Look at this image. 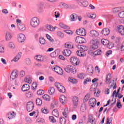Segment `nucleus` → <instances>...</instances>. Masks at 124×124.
Listing matches in <instances>:
<instances>
[{
  "label": "nucleus",
  "instance_id": "393cba45",
  "mask_svg": "<svg viewBox=\"0 0 124 124\" xmlns=\"http://www.w3.org/2000/svg\"><path fill=\"white\" fill-rule=\"evenodd\" d=\"M11 38H12V35H11V33H10V32H6L5 34V39L6 41H9Z\"/></svg>",
  "mask_w": 124,
  "mask_h": 124
},
{
  "label": "nucleus",
  "instance_id": "5701e85b",
  "mask_svg": "<svg viewBox=\"0 0 124 124\" xmlns=\"http://www.w3.org/2000/svg\"><path fill=\"white\" fill-rule=\"evenodd\" d=\"M101 33L103 34V35H108V34L110 33V30H109V29L108 28H105L102 30Z\"/></svg>",
  "mask_w": 124,
  "mask_h": 124
},
{
  "label": "nucleus",
  "instance_id": "ea45409f",
  "mask_svg": "<svg viewBox=\"0 0 124 124\" xmlns=\"http://www.w3.org/2000/svg\"><path fill=\"white\" fill-rule=\"evenodd\" d=\"M59 26L62 29H65V30H69L70 29L69 26H66L62 23H60Z\"/></svg>",
  "mask_w": 124,
  "mask_h": 124
},
{
  "label": "nucleus",
  "instance_id": "4468645a",
  "mask_svg": "<svg viewBox=\"0 0 124 124\" xmlns=\"http://www.w3.org/2000/svg\"><path fill=\"white\" fill-rule=\"evenodd\" d=\"M60 101L61 103H62V104L63 105L66 104V101H67V100H66V97H65V96L63 95L60 96Z\"/></svg>",
  "mask_w": 124,
  "mask_h": 124
},
{
  "label": "nucleus",
  "instance_id": "79ce46f5",
  "mask_svg": "<svg viewBox=\"0 0 124 124\" xmlns=\"http://www.w3.org/2000/svg\"><path fill=\"white\" fill-rule=\"evenodd\" d=\"M87 71L89 72V73L93 74V67L92 65L88 66L87 68Z\"/></svg>",
  "mask_w": 124,
  "mask_h": 124
},
{
  "label": "nucleus",
  "instance_id": "b1692460",
  "mask_svg": "<svg viewBox=\"0 0 124 124\" xmlns=\"http://www.w3.org/2000/svg\"><path fill=\"white\" fill-rule=\"evenodd\" d=\"M122 10V7H116L113 8L111 10V11L113 13H118Z\"/></svg>",
  "mask_w": 124,
  "mask_h": 124
},
{
  "label": "nucleus",
  "instance_id": "0eeeda50",
  "mask_svg": "<svg viewBox=\"0 0 124 124\" xmlns=\"http://www.w3.org/2000/svg\"><path fill=\"white\" fill-rule=\"evenodd\" d=\"M70 61L73 65H78L80 63L79 59L76 57H73L70 59Z\"/></svg>",
  "mask_w": 124,
  "mask_h": 124
},
{
  "label": "nucleus",
  "instance_id": "412c9836",
  "mask_svg": "<svg viewBox=\"0 0 124 124\" xmlns=\"http://www.w3.org/2000/svg\"><path fill=\"white\" fill-rule=\"evenodd\" d=\"M78 19V16L76 14H73L70 16V21L73 22Z\"/></svg>",
  "mask_w": 124,
  "mask_h": 124
},
{
  "label": "nucleus",
  "instance_id": "49530a36",
  "mask_svg": "<svg viewBox=\"0 0 124 124\" xmlns=\"http://www.w3.org/2000/svg\"><path fill=\"white\" fill-rule=\"evenodd\" d=\"M26 97H28V98H30L32 96V93L31 92V91H29L26 93Z\"/></svg>",
  "mask_w": 124,
  "mask_h": 124
},
{
  "label": "nucleus",
  "instance_id": "6e6d98bb",
  "mask_svg": "<svg viewBox=\"0 0 124 124\" xmlns=\"http://www.w3.org/2000/svg\"><path fill=\"white\" fill-rule=\"evenodd\" d=\"M118 16L120 17V18H124V11L120 12L118 14Z\"/></svg>",
  "mask_w": 124,
  "mask_h": 124
},
{
  "label": "nucleus",
  "instance_id": "2eb2a0df",
  "mask_svg": "<svg viewBox=\"0 0 124 124\" xmlns=\"http://www.w3.org/2000/svg\"><path fill=\"white\" fill-rule=\"evenodd\" d=\"M89 104L92 106V107H94L96 104V100L94 98H92L89 100Z\"/></svg>",
  "mask_w": 124,
  "mask_h": 124
},
{
  "label": "nucleus",
  "instance_id": "6e6552de",
  "mask_svg": "<svg viewBox=\"0 0 124 124\" xmlns=\"http://www.w3.org/2000/svg\"><path fill=\"white\" fill-rule=\"evenodd\" d=\"M51 69L54 70L55 72H56V73L60 75H62V69L58 66H53L51 67Z\"/></svg>",
  "mask_w": 124,
  "mask_h": 124
},
{
  "label": "nucleus",
  "instance_id": "c85d7f7f",
  "mask_svg": "<svg viewBox=\"0 0 124 124\" xmlns=\"http://www.w3.org/2000/svg\"><path fill=\"white\" fill-rule=\"evenodd\" d=\"M7 116L9 120H12V119H14V118H15V113H14V112H13V113L9 112L7 113Z\"/></svg>",
  "mask_w": 124,
  "mask_h": 124
},
{
  "label": "nucleus",
  "instance_id": "603ef678",
  "mask_svg": "<svg viewBox=\"0 0 124 124\" xmlns=\"http://www.w3.org/2000/svg\"><path fill=\"white\" fill-rule=\"evenodd\" d=\"M85 76L86 75H85V74H79L78 75V77L79 79H84Z\"/></svg>",
  "mask_w": 124,
  "mask_h": 124
},
{
  "label": "nucleus",
  "instance_id": "bb28decb",
  "mask_svg": "<svg viewBox=\"0 0 124 124\" xmlns=\"http://www.w3.org/2000/svg\"><path fill=\"white\" fill-rule=\"evenodd\" d=\"M34 59L35 60H36V61H37L38 62H43L44 61L43 56L40 55H36V56H35Z\"/></svg>",
  "mask_w": 124,
  "mask_h": 124
},
{
  "label": "nucleus",
  "instance_id": "aec40b11",
  "mask_svg": "<svg viewBox=\"0 0 124 124\" xmlns=\"http://www.w3.org/2000/svg\"><path fill=\"white\" fill-rule=\"evenodd\" d=\"M89 35L90 36H92L93 37H97V36L98 35V32L96 31L93 30L90 31Z\"/></svg>",
  "mask_w": 124,
  "mask_h": 124
},
{
  "label": "nucleus",
  "instance_id": "bf43d9fd",
  "mask_svg": "<svg viewBox=\"0 0 124 124\" xmlns=\"http://www.w3.org/2000/svg\"><path fill=\"white\" fill-rule=\"evenodd\" d=\"M89 18H90L91 19H95V18H96V15L92 14L90 15Z\"/></svg>",
  "mask_w": 124,
  "mask_h": 124
},
{
  "label": "nucleus",
  "instance_id": "6ab92c4d",
  "mask_svg": "<svg viewBox=\"0 0 124 124\" xmlns=\"http://www.w3.org/2000/svg\"><path fill=\"white\" fill-rule=\"evenodd\" d=\"M62 53L65 57H69L71 55V51L68 49H64Z\"/></svg>",
  "mask_w": 124,
  "mask_h": 124
},
{
  "label": "nucleus",
  "instance_id": "680f3d73",
  "mask_svg": "<svg viewBox=\"0 0 124 124\" xmlns=\"http://www.w3.org/2000/svg\"><path fill=\"white\" fill-rule=\"evenodd\" d=\"M42 112L44 114H47L49 112V111L46 108H42Z\"/></svg>",
  "mask_w": 124,
  "mask_h": 124
},
{
  "label": "nucleus",
  "instance_id": "7c9ffc66",
  "mask_svg": "<svg viewBox=\"0 0 124 124\" xmlns=\"http://www.w3.org/2000/svg\"><path fill=\"white\" fill-rule=\"evenodd\" d=\"M79 4L80 3V4H82V6H83L84 7H87V6H88V5H89V3H88V1H87L86 0H81L79 3Z\"/></svg>",
  "mask_w": 124,
  "mask_h": 124
},
{
  "label": "nucleus",
  "instance_id": "0e129e2a",
  "mask_svg": "<svg viewBox=\"0 0 124 124\" xmlns=\"http://www.w3.org/2000/svg\"><path fill=\"white\" fill-rule=\"evenodd\" d=\"M62 5L64 8H69V6L64 3H62Z\"/></svg>",
  "mask_w": 124,
  "mask_h": 124
},
{
  "label": "nucleus",
  "instance_id": "a19ab883",
  "mask_svg": "<svg viewBox=\"0 0 124 124\" xmlns=\"http://www.w3.org/2000/svg\"><path fill=\"white\" fill-rule=\"evenodd\" d=\"M36 103L37 106H41L42 105V100L40 98L36 99Z\"/></svg>",
  "mask_w": 124,
  "mask_h": 124
},
{
  "label": "nucleus",
  "instance_id": "1a4fd4ad",
  "mask_svg": "<svg viewBox=\"0 0 124 124\" xmlns=\"http://www.w3.org/2000/svg\"><path fill=\"white\" fill-rule=\"evenodd\" d=\"M17 40L20 43L24 42L25 40H26V36L23 33H19L17 35Z\"/></svg>",
  "mask_w": 124,
  "mask_h": 124
},
{
  "label": "nucleus",
  "instance_id": "052dcab7",
  "mask_svg": "<svg viewBox=\"0 0 124 124\" xmlns=\"http://www.w3.org/2000/svg\"><path fill=\"white\" fill-rule=\"evenodd\" d=\"M90 93H87L84 97L85 101H88L90 99Z\"/></svg>",
  "mask_w": 124,
  "mask_h": 124
},
{
  "label": "nucleus",
  "instance_id": "a878e982",
  "mask_svg": "<svg viewBox=\"0 0 124 124\" xmlns=\"http://www.w3.org/2000/svg\"><path fill=\"white\" fill-rule=\"evenodd\" d=\"M77 54L79 57H86V52L85 51H82V50H78Z\"/></svg>",
  "mask_w": 124,
  "mask_h": 124
},
{
  "label": "nucleus",
  "instance_id": "864d4df0",
  "mask_svg": "<svg viewBox=\"0 0 124 124\" xmlns=\"http://www.w3.org/2000/svg\"><path fill=\"white\" fill-rule=\"evenodd\" d=\"M49 120L50 123H56V120H55V118L53 116H49Z\"/></svg>",
  "mask_w": 124,
  "mask_h": 124
},
{
  "label": "nucleus",
  "instance_id": "9d476101",
  "mask_svg": "<svg viewBox=\"0 0 124 124\" xmlns=\"http://www.w3.org/2000/svg\"><path fill=\"white\" fill-rule=\"evenodd\" d=\"M33 107H34V106L32 102L30 101L27 103V109L28 112H31L33 110Z\"/></svg>",
  "mask_w": 124,
  "mask_h": 124
},
{
  "label": "nucleus",
  "instance_id": "4be33fe9",
  "mask_svg": "<svg viewBox=\"0 0 124 124\" xmlns=\"http://www.w3.org/2000/svg\"><path fill=\"white\" fill-rule=\"evenodd\" d=\"M30 90V85L28 84H24L21 88L22 92H27Z\"/></svg>",
  "mask_w": 124,
  "mask_h": 124
},
{
  "label": "nucleus",
  "instance_id": "69168bd1",
  "mask_svg": "<svg viewBox=\"0 0 124 124\" xmlns=\"http://www.w3.org/2000/svg\"><path fill=\"white\" fill-rule=\"evenodd\" d=\"M26 62L27 64H28V65H30V64L31 63V61L30 60V59L27 58L26 60Z\"/></svg>",
  "mask_w": 124,
  "mask_h": 124
},
{
  "label": "nucleus",
  "instance_id": "423d86ee",
  "mask_svg": "<svg viewBox=\"0 0 124 124\" xmlns=\"http://www.w3.org/2000/svg\"><path fill=\"white\" fill-rule=\"evenodd\" d=\"M91 43L92 44V48L93 50H95V49L98 48V44H99V42L97 40L93 39L91 41Z\"/></svg>",
  "mask_w": 124,
  "mask_h": 124
},
{
  "label": "nucleus",
  "instance_id": "8fccbe9b",
  "mask_svg": "<svg viewBox=\"0 0 124 124\" xmlns=\"http://www.w3.org/2000/svg\"><path fill=\"white\" fill-rule=\"evenodd\" d=\"M93 55H95V56H99V55H101V50H97L93 53Z\"/></svg>",
  "mask_w": 124,
  "mask_h": 124
},
{
  "label": "nucleus",
  "instance_id": "09e8293b",
  "mask_svg": "<svg viewBox=\"0 0 124 124\" xmlns=\"http://www.w3.org/2000/svg\"><path fill=\"white\" fill-rule=\"evenodd\" d=\"M112 122H113V118L110 117L109 118L108 117L107 120V124H112Z\"/></svg>",
  "mask_w": 124,
  "mask_h": 124
},
{
  "label": "nucleus",
  "instance_id": "9b49d317",
  "mask_svg": "<svg viewBox=\"0 0 124 124\" xmlns=\"http://www.w3.org/2000/svg\"><path fill=\"white\" fill-rule=\"evenodd\" d=\"M19 72L17 70H14L12 71L10 76V80H14L18 77Z\"/></svg>",
  "mask_w": 124,
  "mask_h": 124
},
{
  "label": "nucleus",
  "instance_id": "3c124183",
  "mask_svg": "<svg viewBox=\"0 0 124 124\" xmlns=\"http://www.w3.org/2000/svg\"><path fill=\"white\" fill-rule=\"evenodd\" d=\"M86 105L83 104L80 107V111L81 112H85L86 111Z\"/></svg>",
  "mask_w": 124,
  "mask_h": 124
},
{
  "label": "nucleus",
  "instance_id": "5fc2aeb1",
  "mask_svg": "<svg viewBox=\"0 0 124 124\" xmlns=\"http://www.w3.org/2000/svg\"><path fill=\"white\" fill-rule=\"evenodd\" d=\"M26 75V73L25 72V71L22 70L19 72V76L20 77H24Z\"/></svg>",
  "mask_w": 124,
  "mask_h": 124
},
{
  "label": "nucleus",
  "instance_id": "774afa93",
  "mask_svg": "<svg viewBox=\"0 0 124 124\" xmlns=\"http://www.w3.org/2000/svg\"><path fill=\"white\" fill-rule=\"evenodd\" d=\"M64 32H66V33H67V34H72L73 32L72 31L70 30H64Z\"/></svg>",
  "mask_w": 124,
  "mask_h": 124
},
{
  "label": "nucleus",
  "instance_id": "ddd939ff",
  "mask_svg": "<svg viewBox=\"0 0 124 124\" xmlns=\"http://www.w3.org/2000/svg\"><path fill=\"white\" fill-rule=\"evenodd\" d=\"M116 28L121 35H124V27L123 25H118Z\"/></svg>",
  "mask_w": 124,
  "mask_h": 124
},
{
  "label": "nucleus",
  "instance_id": "f704fd0d",
  "mask_svg": "<svg viewBox=\"0 0 124 124\" xmlns=\"http://www.w3.org/2000/svg\"><path fill=\"white\" fill-rule=\"evenodd\" d=\"M25 83H28V84H31V78L30 77H26L24 80Z\"/></svg>",
  "mask_w": 124,
  "mask_h": 124
},
{
  "label": "nucleus",
  "instance_id": "2f4dec72",
  "mask_svg": "<svg viewBox=\"0 0 124 124\" xmlns=\"http://www.w3.org/2000/svg\"><path fill=\"white\" fill-rule=\"evenodd\" d=\"M43 99L44 100H46V101H50L51 97L50 96H49V95L45 94L43 95Z\"/></svg>",
  "mask_w": 124,
  "mask_h": 124
},
{
  "label": "nucleus",
  "instance_id": "4c0bfd02",
  "mask_svg": "<svg viewBox=\"0 0 124 124\" xmlns=\"http://www.w3.org/2000/svg\"><path fill=\"white\" fill-rule=\"evenodd\" d=\"M67 114H68V108H65L64 111L62 112V115L65 118H67Z\"/></svg>",
  "mask_w": 124,
  "mask_h": 124
},
{
  "label": "nucleus",
  "instance_id": "dca6fc26",
  "mask_svg": "<svg viewBox=\"0 0 124 124\" xmlns=\"http://www.w3.org/2000/svg\"><path fill=\"white\" fill-rule=\"evenodd\" d=\"M21 57H22V53L19 52L17 55L11 61V62H18L20 59H21Z\"/></svg>",
  "mask_w": 124,
  "mask_h": 124
},
{
  "label": "nucleus",
  "instance_id": "72a5a7b5",
  "mask_svg": "<svg viewBox=\"0 0 124 124\" xmlns=\"http://www.w3.org/2000/svg\"><path fill=\"white\" fill-rule=\"evenodd\" d=\"M39 42L40 44H42V45H44V44H46V40L43 37H40L39 39Z\"/></svg>",
  "mask_w": 124,
  "mask_h": 124
},
{
  "label": "nucleus",
  "instance_id": "20e7f679",
  "mask_svg": "<svg viewBox=\"0 0 124 124\" xmlns=\"http://www.w3.org/2000/svg\"><path fill=\"white\" fill-rule=\"evenodd\" d=\"M76 33V34H78V35H81V36H86V35L87 34L86 30L84 28H80L77 30Z\"/></svg>",
  "mask_w": 124,
  "mask_h": 124
},
{
  "label": "nucleus",
  "instance_id": "f257e3e1",
  "mask_svg": "<svg viewBox=\"0 0 124 124\" xmlns=\"http://www.w3.org/2000/svg\"><path fill=\"white\" fill-rule=\"evenodd\" d=\"M16 22L18 30L21 31H26V26H25V24L22 23V20L20 19H16Z\"/></svg>",
  "mask_w": 124,
  "mask_h": 124
},
{
  "label": "nucleus",
  "instance_id": "e2e57ef3",
  "mask_svg": "<svg viewBox=\"0 0 124 124\" xmlns=\"http://www.w3.org/2000/svg\"><path fill=\"white\" fill-rule=\"evenodd\" d=\"M57 34H58V36H60V37H61V38H62V37H63V36H64L63 33H62V32L61 31L58 32Z\"/></svg>",
  "mask_w": 124,
  "mask_h": 124
},
{
  "label": "nucleus",
  "instance_id": "13d9d810",
  "mask_svg": "<svg viewBox=\"0 0 124 124\" xmlns=\"http://www.w3.org/2000/svg\"><path fill=\"white\" fill-rule=\"evenodd\" d=\"M91 81H92V79L91 78H86L83 82L84 85H87V83H88V82H91Z\"/></svg>",
  "mask_w": 124,
  "mask_h": 124
},
{
  "label": "nucleus",
  "instance_id": "a211bd4d",
  "mask_svg": "<svg viewBox=\"0 0 124 124\" xmlns=\"http://www.w3.org/2000/svg\"><path fill=\"white\" fill-rule=\"evenodd\" d=\"M78 101H79V99L78 97L75 96L73 98V102L74 103V108H76L78 105Z\"/></svg>",
  "mask_w": 124,
  "mask_h": 124
},
{
  "label": "nucleus",
  "instance_id": "cd10ccee",
  "mask_svg": "<svg viewBox=\"0 0 124 124\" xmlns=\"http://www.w3.org/2000/svg\"><path fill=\"white\" fill-rule=\"evenodd\" d=\"M112 84L108 86V88L111 89V88H113V90H116V89H117V82H115V81L112 80Z\"/></svg>",
  "mask_w": 124,
  "mask_h": 124
},
{
  "label": "nucleus",
  "instance_id": "a18cd8bd",
  "mask_svg": "<svg viewBox=\"0 0 124 124\" xmlns=\"http://www.w3.org/2000/svg\"><path fill=\"white\" fill-rule=\"evenodd\" d=\"M46 28L48 31H55V28H53V27H51L50 25H46Z\"/></svg>",
  "mask_w": 124,
  "mask_h": 124
},
{
  "label": "nucleus",
  "instance_id": "e433bc0d",
  "mask_svg": "<svg viewBox=\"0 0 124 124\" xmlns=\"http://www.w3.org/2000/svg\"><path fill=\"white\" fill-rule=\"evenodd\" d=\"M68 80L72 84H76V83H77V79L73 78H69Z\"/></svg>",
  "mask_w": 124,
  "mask_h": 124
},
{
  "label": "nucleus",
  "instance_id": "473e14b6",
  "mask_svg": "<svg viewBox=\"0 0 124 124\" xmlns=\"http://www.w3.org/2000/svg\"><path fill=\"white\" fill-rule=\"evenodd\" d=\"M65 48H68V49H73V45L70 43H66L65 44Z\"/></svg>",
  "mask_w": 124,
  "mask_h": 124
},
{
  "label": "nucleus",
  "instance_id": "f3484780",
  "mask_svg": "<svg viewBox=\"0 0 124 124\" xmlns=\"http://www.w3.org/2000/svg\"><path fill=\"white\" fill-rule=\"evenodd\" d=\"M88 122L92 124H95V119L93 118V116L92 114L88 116Z\"/></svg>",
  "mask_w": 124,
  "mask_h": 124
},
{
  "label": "nucleus",
  "instance_id": "4d7b16f0",
  "mask_svg": "<svg viewBox=\"0 0 124 124\" xmlns=\"http://www.w3.org/2000/svg\"><path fill=\"white\" fill-rule=\"evenodd\" d=\"M37 93L38 95H42V94H44V91L42 90H39L37 91Z\"/></svg>",
  "mask_w": 124,
  "mask_h": 124
},
{
  "label": "nucleus",
  "instance_id": "c756f323",
  "mask_svg": "<svg viewBox=\"0 0 124 124\" xmlns=\"http://www.w3.org/2000/svg\"><path fill=\"white\" fill-rule=\"evenodd\" d=\"M52 114L53 116H54L56 118H59V111H58V109H55L52 110Z\"/></svg>",
  "mask_w": 124,
  "mask_h": 124
},
{
  "label": "nucleus",
  "instance_id": "f03ea898",
  "mask_svg": "<svg viewBox=\"0 0 124 124\" xmlns=\"http://www.w3.org/2000/svg\"><path fill=\"white\" fill-rule=\"evenodd\" d=\"M64 70L67 73H73V74H75L77 72L76 69L72 65H67L64 68Z\"/></svg>",
  "mask_w": 124,
  "mask_h": 124
},
{
  "label": "nucleus",
  "instance_id": "f8f14e48",
  "mask_svg": "<svg viewBox=\"0 0 124 124\" xmlns=\"http://www.w3.org/2000/svg\"><path fill=\"white\" fill-rule=\"evenodd\" d=\"M86 39L82 37L78 36L76 38V42L77 43H85Z\"/></svg>",
  "mask_w": 124,
  "mask_h": 124
},
{
  "label": "nucleus",
  "instance_id": "338daca9",
  "mask_svg": "<svg viewBox=\"0 0 124 124\" xmlns=\"http://www.w3.org/2000/svg\"><path fill=\"white\" fill-rule=\"evenodd\" d=\"M81 51H88V47L85 46H81Z\"/></svg>",
  "mask_w": 124,
  "mask_h": 124
},
{
  "label": "nucleus",
  "instance_id": "7ed1b4c3",
  "mask_svg": "<svg viewBox=\"0 0 124 124\" xmlns=\"http://www.w3.org/2000/svg\"><path fill=\"white\" fill-rule=\"evenodd\" d=\"M31 25L32 28H36L39 25V19L36 17L32 18L31 20Z\"/></svg>",
  "mask_w": 124,
  "mask_h": 124
},
{
  "label": "nucleus",
  "instance_id": "58836bf2",
  "mask_svg": "<svg viewBox=\"0 0 124 124\" xmlns=\"http://www.w3.org/2000/svg\"><path fill=\"white\" fill-rule=\"evenodd\" d=\"M101 42L103 45H109V41L108 40L103 39L101 40Z\"/></svg>",
  "mask_w": 124,
  "mask_h": 124
},
{
  "label": "nucleus",
  "instance_id": "39448f33",
  "mask_svg": "<svg viewBox=\"0 0 124 124\" xmlns=\"http://www.w3.org/2000/svg\"><path fill=\"white\" fill-rule=\"evenodd\" d=\"M55 85L60 93H65V88H64V87H63L62 85H61L60 83L56 82L55 83Z\"/></svg>",
  "mask_w": 124,
  "mask_h": 124
},
{
  "label": "nucleus",
  "instance_id": "de8ad7c7",
  "mask_svg": "<svg viewBox=\"0 0 124 124\" xmlns=\"http://www.w3.org/2000/svg\"><path fill=\"white\" fill-rule=\"evenodd\" d=\"M46 37L49 40V41H50V42H54V39H53L52 37H51V36H50L49 34H46Z\"/></svg>",
  "mask_w": 124,
  "mask_h": 124
},
{
  "label": "nucleus",
  "instance_id": "c9c22d12",
  "mask_svg": "<svg viewBox=\"0 0 124 124\" xmlns=\"http://www.w3.org/2000/svg\"><path fill=\"white\" fill-rule=\"evenodd\" d=\"M48 93L52 95L55 93V88L54 87H50L48 90Z\"/></svg>",
  "mask_w": 124,
  "mask_h": 124
},
{
  "label": "nucleus",
  "instance_id": "c03bdc74",
  "mask_svg": "<svg viewBox=\"0 0 124 124\" xmlns=\"http://www.w3.org/2000/svg\"><path fill=\"white\" fill-rule=\"evenodd\" d=\"M9 47L11 49H15V45L12 42H10L9 43Z\"/></svg>",
  "mask_w": 124,
  "mask_h": 124
},
{
  "label": "nucleus",
  "instance_id": "37998d69",
  "mask_svg": "<svg viewBox=\"0 0 124 124\" xmlns=\"http://www.w3.org/2000/svg\"><path fill=\"white\" fill-rule=\"evenodd\" d=\"M60 123L61 124H65V123H66L65 118L62 117H60Z\"/></svg>",
  "mask_w": 124,
  "mask_h": 124
}]
</instances>
